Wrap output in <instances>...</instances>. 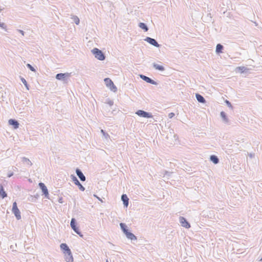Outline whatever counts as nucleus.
<instances>
[{
    "label": "nucleus",
    "instance_id": "obj_1",
    "mask_svg": "<svg viewBox=\"0 0 262 262\" xmlns=\"http://www.w3.org/2000/svg\"><path fill=\"white\" fill-rule=\"evenodd\" d=\"M95 57L99 60H104L105 59V56L102 51L98 48H94L91 51Z\"/></svg>",
    "mask_w": 262,
    "mask_h": 262
},
{
    "label": "nucleus",
    "instance_id": "obj_2",
    "mask_svg": "<svg viewBox=\"0 0 262 262\" xmlns=\"http://www.w3.org/2000/svg\"><path fill=\"white\" fill-rule=\"evenodd\" d=\"M104 83H105L106 86L107 88H110V89L112 91H113L114 92H116L117 91V87L114 85L113 82L110 78H105L104 79Z\"/></svg>",
    "mask_w": 262,
    "mask_h": 262
},
{
    "label": "nucleus",
    "instance_id": "obj_3",
    "mask_svg": "<svg viewBox=\"0 0 262 262\" xmlns=\"http://www.w3.org/2000/svg\"><path fill=\"white\" fill-rule=\"evenodd\" d=\"M12 211L17 220L21 219L20 212L17 208V204L15 202L13 203Z\"/></svg>",
    "mask_w": 262,
    "mask_h": 262
},
{
    "label": "nucleus",
    "instance_id": "obj_4",
    "mask_svg": "<svg viewBox=\"0 0 262 262\" xmlns=\"http://www.w3.org/2000/svg\"><path fill=\"white\" fill-rule=\"evenodd\" d=\"M136 114L139 116L144 118H149L152 117V115H151V114L142 110L137 111Z\"/></svg>",
    "mask_w": 262,
    "mask_h": 262
},
{
    "label": "nucleus",
    "instance_id": "obj_5",
    "mask_svg": "<svg viewBox=\"0 0 262 262\" xmlns=\"http://www.w3.org/2000/svg\"><path fill=\"white\" fill-rule=\"evenodd\" d=\"M71 178L72 181H73V182L74 183V184L78 187L79 189L81 191H83L85 190L84 187L79 182V181H78V180L77 179V178H76V176H75L73 174H72L71 176Z\"/></svg>",
    "mask_w": 262,
    "mask_h": 262
},
{
    "label": "nucleus",
    "instance_id": "obj_6",
    "mask_svg": "<svg viewBox=\"0 0 262 262\" xmlns=\"http://www.w3.org/2000/svg\"><path fill=\"white\" fill-rule=\"evenodd\" d=\"M70 76V74L69 73H59L56 74V78L59 80H62L63 81H66L67 80V78Z\"/></svg>",
    "mask_w": 262,
    "mask_h": 262
},
{
    "label": "nucleus",
    "instance_id": "obj_7",
    "mask_svg": "<svg viewBox=\"0 0 262 262\" xmlns=\"http://www.w3.org/2000/svg\"><path fill=\"white\" fill-rule=\"evenodd\" d=\"M145 41H147L149 44L154 46L156 47H160V45H159L158 42L156 40V39L152 38L149 37H146L145 39H144Z\"/></svg>",
    "mask_w": 262,
    "mask_h": 262
},
{
    "label": "nucleus",
    "instance_id": "obj_8",
    "mask_svg": "<svg viewBox=\"0 0 262 262\" xmlns=\"http://www.w3.org/2000/svg\"><path fill=\"white\" fill-rule=\"evenodd\" d=\"M179 221L181 224V226L183 227H185L187 229L190 228V224L187 222L185 217L180 216L179 218Z\"/></svg>",
    "mask_w": 262,
    "mask_h": 262
},
{
    "label": "nucleus",
    "instance_id": "obj_9",
    "mask_svg": "<svg viewBox=\"0 0 262 262\" xmlns=\"http://www.w3.org/2000/svg\"><path fill=\"white\" fill-rule=\"evenodd\" d=\"M39 186L40 189L42 190L43 194L45 195V197L46 198H49L48 190L45 184L40 182L39 183Z\"/></svg>",
    "mask_w": 262,
    "mask_h": 262
},
{
    "label": "nucleus",
    "instance_id": "obj_10",
    "mask_svg": "<svg viewBox=\"0 0 262 262\" xmlns=\"http://www.w3.org/2000/svg\"><path fill=\"white\" fill-rule=\"evenodd\" d=\"M140 77L142 80H144L145 81H146L147 83H150L152 84H154V85L157 84V82L153 80L152 79H151V78H150L148 77H147L143 75H140Z\"/></svg>",
    "mask_w": 262,
    "mask_h": 262
},
{
    "label": "nucleus",
    "instance_id": "obj_11",
    "mask_svg": "<svg viewBox=\"0 0 262 262\" xmlns=\"http://www.w3.org/2000/svg\"><path fill=\"white\" fill-rule=\"evenodd\" d=\"M71 227L72 229L76 232L78 233V230H79L78 228L76 226V221L74 218H72L71 221Z\"/></svg>",
    "mask_w": 262,
    "mask_h": 262
},
{
    "label": "nucleus",
    "instance_id": "obj_12",
    "mask_svg": "<svg viewBox=\"0 0 262 262\" xmlns=\"http://www.w3.org/2000/svg\"><path fill=\"white\" fill-rule=\"evenodd\" d=\"M76 173L77 176L78 177V178L80 179V180L81 181H85V179H85V177L83 174V173L82 172V171H81L80 169H79L78 168H77L76 169Z\"/></svg>",
    "mask_w": 262,
    "mask_h": 262
},
{
    "label": "nucleus",
    "instance_id": "obj_13",
    "mask_svg": "<svg viewBox=\"0 0 262 262\" xmlns=\"http://www.w3.org/2000/svg\"><path fill=\"white\" fill-rule=\"evenodd\" d=\"M9 124L13 126L14 129H17L19 127V123L15 119H11L8 121Z\"/></svg>",
    "mask_w": 262,
    "mask_h": 262
},
{
    "label": "nucleus",
    "instance_id": "obj_14",
    "mask_svg": "<svg viewBox=\"0 0 262 262\" xmlns=\"http://www.w3.org/2000/svg\"><path fill=\"white\" fill-rule=\"evenodd\" d=\"M65 259L67 262H73V257L72 254L71 252L66 253L64 254Z\"/></svg>",
    "mask_w": 262,
    "mask_h": 262
},
{
    "label": "nucleus",
    "instance_id": "obj_15",
    "mask_svg": "<svg viewBox=\"0 0 262 262\" xmlns=\"http://www.w3.org/2000/svg\"><path fill=\"white\" fill-rule=\"evenodd\" d=\"M121 200L123 203L124 206L127 207L128 205V198L126 194H122L121 196Z\"/></svg>",
    "mask_w": 262,
    "mask_h": 262
},
{
    "label": "nucleus",
    "instance_id": "obj_16",
    "mask_svg": "<svg viewBox=\"0 0 262 262\" xmlns=\"http://www.w3.org/2000/svg\"><path fill=\"white\" fill-rule=\"evenodd\" d=\"M60 248L62 250L64 251V254L66 253H68V252H71L70 249L69 248V247L68 246V245L66 244L62 243L60 245Z\"/></svg>",
    "mask_w": 262,
    "mask_h": 262
},
{
    "label": "nucleus",
    "instance_id": "obj_17",
    "mask_svg": "<svg viewBox=\"0 0 262 262\" xmlns=\"http://www.w3.org/2000/svg\"><path fill=\"white\" fill-rule=\"evenodd\" d=\"M221 117L222 118L223 121L226 124H228L229 122L228 117H227L226 113L224 112H221Z\"/></svg>",
    "mask_w": 262,
    "mask_h": 262
},
{
    "label": "nucleus",
    "instance_id": "obj_18",
    "mask_svg": "<svg viewBox=\"0 0 262 262\" xmlns=\"http://www.w3.org/2000/svg\"><path fill=\"white\" fill-rule=\"evenodd\" d=\"M195 97L198 102L202 103H204L206 102L205 98L200 94H196Z\"/></svg>",
    "mask_w": 262,
    "mask_h": 262
},
{
    "label": "nucleus",
    "instance_id": "obj_19",
    "mask_svg": "<svg viewBox=\"0 0 262 262\" xmlns=\"http://www.w3.org/2000/svg\"><path fill=\"white\" fill-rule=\"evenodd\" d=\"M7 194L5 192L3 186L2 185H0V196L2 197V199H4L7 197Z\"/></svg>",
    "mask_w": 262,
    "mask_h": 262
},
{
    "label": "nucleus",
    "instance_id": "obj_20",
    "mask_svg": "<svg viewBox=\"0 0 262 262\" xmlns=\"http://www.w3.org/2000/svg\"><path fill=\"white\" fill-rule=\"evenodd\" d=\"M125 235L126 237L130 240H136L137 237L132 232L128 231L126 234Z\"/></svg>",
    "mask_w": 262,
    "mask_h": 262
},
{
    "label": "nucleus",
    "instance_id": "obj_21",
    "mask_svg": "<svg viewBox=\"0 0 262 262\" xmlns=\"http://www.w3.org/2000/svg\"><path fill=\"white\" fill-rule=\"evenodd\" d=\"M210 160L214 164H216L219 162V159L215 155H211L210 157Z\"/></svg>",
    "mask_w": 262,
    "mask_h": 262
},
{
    "label": "nucleus",
    "instance_id": "obj_22",
    "mask_svg": "<svg viewBox=\"0 0 262 262\" xmlns=\"http://www.w3.org/2000/svg\"><path fill=\"white\" fill-rule=\"evenodd\" d=\"M21 161L29 166H31L32 165L31 161L27 158L23 157L21 158Z\"/></svg>",
    "mask_w": 262,
    "mask_h": 262
},
{
    "label": "nucleus",
    "instance_id": "obj_23",
    "mask_svg": "<svg viewBox=\"0 0 262 262\" xmlns=\"http://www.w3.org/2000/svg\"><path fill=\"white\" fill-rule=\"evenodd\" d=\"M236 71L240 72L241 73L247 72L249 71V69L245 67H238L236 69Z\"/></svg>",
    "mask_w": 262,
    "mask_h": 262
},
{
    "label": "nucleus",
    "instance_id": "obj_24",
    "mask_svg": "<svg viewBox=\"0 0 262 262\" xmlns=\"http://www.w3.org/2000/svg\"><path fill=\"white\" fill-rule=\"evenodd\" d=\"M153 67L155 68L156 70H158L160 71H163L165 70V68L163 66L158 64L156 63H153Z\"/></svg>",
    "mask_w": 262,
    "mask_h": 262
},
{
    "label": "nucleus",
    "instance_id": "obj_25",
    "mask_svg": "<svg viewBox=\"0 0 262 262\" xmlns=\"http://www.w3.org/2000/svg\"><path fill=\"white\" fill-rule=\"evenodd\" d=\"M120 228L121 229V230H122V231L123 232V233L125 234L128 231V230L127 229V226L126 225L124 224V223H120Z\"/></svg>",
    "mask_w": 262,
    "mask_h": 262
},
{
    "label": "nucleus",
    "instance_id": "obj_26",
    "mask_svg": "<svg viewBox=\"0 0 262 262\" xmlns=\"http://www.w3.org/2000/svg\"><path fill=\"white\" fill-rule=\"evenodd\" d=\"M139 27L142 29H143L145 32H147L148 30V27L144 23H140L139 24Z\"/></svg>",
    "mask_w": 262,
    "mask_h": 262
},
{
    "label": "nucleus",
    "instance_id": "obj_27",
    "mask_svg": "<svg viewBox=\"0 0 262 262\" xmlns=\"http://www.w3.org/2000/svg\"><path fill=\"white\" fill-rule=\"evenodd\" d=\"M223 48H224V47H223V45H222L220 43L217 44L216 47V53L219 54L220 53H222Z\"/></svg>",
    "mask_w": 262,
    "mask_h": 262
},
{
    "label": "nucleus",
    "instance_id": "obj_28",
    "mask_svg": "<svg viewBox=\"0 0 262 262\" xmlns=\"http://www.w3.org/2000/svg\"><path fill=\"white\" fill-rule=\"evenodd\" d=\"M72 19H73V21L76 24L79 25L80 20L79 18L76 16V15H72Z\"/></svg>",
    "mask_w": 262,
    "mask_h": 262
},
{
    "label": "nucleus",
    "instance_id": "obj_29",
    "mask_svg": "<svg viewBox=\"0 0 262 262\" xmlns=\"http://www.w3.org/2000/svg\"><path fill=\"white\" fill-rule=\"evenodd\" d=\"M20 80H21V81L23 82V83L25 85V86H26V88H27V90H29V85L28 84H27V82L26 80V79L23 78V77H21L20 78Z\"/></svg>",
    "mask_w": 262,
    "mask_h": 262
},
{
    "label": "nucleus",
    "instance_id": "obj_30",
    "mask_svg": "<svg viewBox=\"0 0 262 262\" xmlns=\"http://www.w3.org/2000/svg\"><path fill=\"white\" fill-rule=\"evenodd\" d=\"M101 133L103 134V136L105 139H107L109 137V135L107 133H106L104 130L101 129Z\"/></svg>",
    "mask_w": 262,
    "mask_h": 262
},
{
    "label": "nucleus",
    "instance_id": "obj_31",
    "mask_svg": "<svg viewBox=\"0 0 262 262\" xmlns=\"http://www.w3.org/2000/svg\"><path fill=\"white\" fill-rule=\"evenodd\" d=\"M27 67L31 71L33 72H35V69L34 67H33L30 64L28 63L27 64Z\"/></svg>",
    "mask_w": 262,
    "mask_h": 262
},
{
    "label": "nucleus",
    "instance_id": "obj_32",
    "mask_svg": "<svg viewBox=\"0 0 262 262\" xmlns=\"http://www.w3.org/2000/svg\"><path fill=\"white\" fill-rule=\"evenodd\" d=\"M172 173V172H169L167 171H164V173L163 177H164L165 176H167L168 177H169Z\"/></svg>",
    "mask_w": 262,
    "mask_h": 262
},
{
    "label": "nucleus",
    "instance_id": "obj_33",
    "mask_svg": "<svg viewBox=\"0 0 262 262\" xmlns=\"http://www.w3.org/2000/svg\"><path fill=\"white\" fill-rule=\"evenodd\" d=\"M225 102L227 104V105H228V107H230L231 109H232V104L231 103L227 100H226L225 101Z\"/></svg>",
    "mask_w": 262,
    "mask_h": 262
},
{
    "label": "nucleus",
    "instance_id": "obj_34",
    "mask_svg": "<svg viewBox=\"0 0 262 262\" xmlns=\"http://www.w3.org/2000/svg\"><path fill=\"white\" fill-rule=\"evenodd\" d=\"M107 104H109V105H110V106L113 105V104H114V102H113L112 100H107Z\"/></svg>",
    "mask_w": 262,
    "mask_h": 262
},
{
    "label": "nucleus",
    "instance_id": "obj_35",
    "mask_svg": "<svg viewBox=\"0 0 262 262\" xmlns=\"http://www.w3.org/2000/svg\"><path fill=\"white\" fill-rule=\"evenodd\" d=\"M174 116V114L173 113H170L168 114V117L169 118H172Z\"/></svg>",
    "mask_w": 262,
    "mask_h": 262
},
{
    "label": "nucleus",
    "instance_id": "obj_36",
    "mask_svg": "<svg viewBox=\"0 0 262 262\" xmlns=\"http://www.w3.org/2000/svg\"><path fill=\"white\" fill-rule=\"evenodd\" d=\"M13 175V172H11V171H9L8 173V178H10L11 177H12V176Z\"/></svg>",
    "mask_w": 262,
    "mask_h": 262
},
{
    "label": "nucleus",
    "instance_id": "obj_37",
    "mask_svg": "<svg viewBox=\"0 0 262 262\" xmlns=\"http://www.w3.org/2000/svg\"><path fill=\"white\" fill-rule=\"evenodd\" d=\"M94 196L98 200L102 202V200L100 198H99L96 194H94Z\"/></svg>",
    "mask_w": 262,
    "mask_h": 262
},
{
    "label": "nucleus",
    "instance_id": "obj_38",
    "mask_svg": "<svg viewBox=\"0 0 262 262\" xmlns=\"http://www.w3.org/2000/svg\"><path fill=\"white\" fill-rule=\"evenodd\" d=\"M78 233H76L77 234H78L80 237H82L83 235L81 234V233L80 232L79 230H78Z\"/></svg>",
    "mask_w": 262,
    "mask_h": 262
},
{
    "label": "nucleus",
    "instance_id": "obj_39",
    "mask_svg": "<svg viewBox=\"0 0 262 262\" xmlns=\"http://www.w3.org/2000/svg\"><path fill=\"white\" fill-rule=\"evenodd\" d=\"M18 31L21 33L23 35H24L25 32L21 30H18Z\"/></svg>",
    "mask_w": 262,
    "mask_h": 262
},
{
    "label": "nucleus",
    "instance_id": "obj_40",
    "mask_svg": "<svg viewBox=\"0 0 262 262\" xmlns=\"http://www.w3.org/2000/svg\"><path fill=\"white\" fill-rule=\"evenodd\" d=\"M58 202L60 203H63V202H62V198H59V200H58Z\"/></svg>",
    "mask_w": 262,
    "mask_h": 262
},
{
    "label": "nucleus",
    "instance_id": "obj_41",
    "mask_svg": "<svg viewBox=\"0 0 262 262\" xmlns=\"http://www.w3.org/2000/svg\"><path fill=\"white\" fill-rule=\"evenodd\" d=\"M254 154H249V157H250V158H252L254 157Z\"/></svg>",
    "mask_w": 262,
    "mask_h": 262
},
{
    "label": "nucleus",
    "instance_id": "obj_42",
    "mask_svg": "<svg viewBox=\"0 0 262 262\" xmlns=\"http://www.w3.org/2000/svg\"><path fill=\"white\" fill-rule=\"evenodd\" d=\"M260 260L262 261V258L260 259Z\"/></svg>",
    "mask_w": 262,
    "mask_h": 262
},
{
    "label": "nucleus",
    "instance_id": "obj_43",
    "mask_svg": "<svg viewBox=\"0 0 262 262\" xmlns=\"http://www.w3.org/2000/svg\"><path fill=\"white\" fill-rule=\"evenodd\" d=\"M106 262H108L107 260H106Z\"/></svg>",
    "mask_w": 262,
    "mask_h": 262
}]
</instances>
